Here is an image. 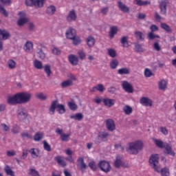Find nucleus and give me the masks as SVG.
I'll return each instance as SVG.
<instances>
[{"label": "nucleus", "mask_w": 176, "mask_h": 176, "mask_svg": "<svg viewBox=\"0 0 176 176\" xmlns=\"http://www.w3.org/2000/svg\"><path fill=\"white\" fill-rule=\"evenodd\" d=\"M144 144L142 142L138 140L135 142H133L129 143L128 147L126 148V152L129 153V155H138L140 151H142V148Z\"/></svg>", "instance_id": "nucleus-1"}, {"label": "nucleus", "mask_w": 176, "mask_h": 176, "mask_svg": "<svg viewBox=\"0 0 176 176\" xmlns=\"http://www.w3.org/2000/svg\"><path fill=\"white\" fill-rule=\"evenodd\" d=\"M56 108L59 113H65V107L64 105L58 104V100H54L52 102L51 106L50 107V115H54Z\"/></svg>", "instance_id": "nucleus-2"}, {"label": "nucleus", "mask_w": 176, "mask_h": 176, "mask_svg": "<svg viewBox=\"0 0 176 176\" xmlns=\"http://www.w3.org/2000/svg\"><path fill=\"white\" fill-rule=\"evenodd\" d=\"M149 163L151 167L157 171V173H160V167L157 166L159 164V155L155 154L151 156L149 159Z\"/></svg>", "instance_id": "nucleus-3"}, {"label": "nucleus", "mask_w": 176, "mask_h": 176, "mask_svg": "<svg viewBox=\"0 0 176 176\" xmlns=\"http://www.w3.org/2000/svg\"><path fill=\"white\" fill-rule=\"evenodd\" d=\"M18 97L19 99V104H27V102H30L32 94L28 92H21L18 93Z\"/></svg>", "instance_id": "nucleus-4"}, {"label": "nucleus", "mask_w": 176, "mask_h": 176, "mask_svg": "<svg viewBox=\"0 0 176 176\" xmlns=\"http://www.w3.org/2000/svg\"><path fill=\"white\" fill-rule=\"evenodd\" d=\"M46 0H25V5L27 6H35L37 9L43 8V4Z\"/></svg>", "instance_id": "nucleus-5"}, {"label": "nucleus", "mask_w": 176, "mask_h": 176, "mask_svg": "<svg viewBox=\"0 0 176 176\" xmlns=\"http://www.w3.org/2000/svg\"><path fill=\"white\" fill-rule=\"evenodd\" d=\"M98 166L104 173H109V171H111V164L107 161H100Z\"/></svg>", "instance_id": "nucleus-6"}, {"label": "nucleus", "mask_w": 176, "mask_h": 176, "mask_svg": "<svg viewBox=\"0 0 176 176\" xmlns=\"http://www.w3.org/2000/svg\"><path fill=\"white\" fill-rule=\"evenodd\" d=\"M17 118L19 122H24L28 118V113L25 109L21 108L17 111Z\"/></svg>", "instance_id": "nucleus-7"}, {"label": "nucleus", "mask_w": 176, "mask_h": 176, "mask_svg": "<svg viewBox=\"0 0 176 176\" xmlns=\"http://www.w3.org/2000/svg\"><path fill=\"white\" fill-rule=\"evenodd\" d=\"M19 16V19L17 21V25L19 27H23L24 24H27V22L28 21V18L25 16V13L23 12H21L18 14Z\"/></svg>", "instance_id": "nucleus-8"}, {"label": "nucleus", "mask_w": 176, "mask_h": 176, "mask_svg": "<svg viewBox=\"0 0 176 176\" xmlns=\"http://www.w3.org/2000/svg\"><path fill=\"white\" fill-rule=\"evenodd\" d=\"M121 85L123 90H124V91H126V93H133V91H134V89H133V85H131V84L126 80L122 81Z\"/></svg>", "instance_id": "nucleus-9"}, {"label": "nucleus", "mask_w": 176, "mask_h": 176, "mask_svg": "<svg viewBox=\"0 0 176 176\" xmlns=\"http://www.w3.org/2000/svg\"><path fill=\"white\" fill-rule=\"evenodd\" d=\"M7 102L10 105H16V104H20V100L19 99V94H15L14 96L8 97Z\"/></svg>", "instance_id": "nucleus-10"}, {"label": "nucleus", "mask_w": 176, "mask_h": 176, "mask_svg": "<svg viewBox=\"0 0 176 176\" xmlns=\"http://www.w3.org/2000/svg\"><path fill=\"white\" fill-rule=\"evenodd\" d=\"M167 3H168V0H162L160 3V9L161 14H167Z\"/></svg>", "instance_id": "nucleus-11"}, {"label": "nucleus", "mask_w": 176, "mask_h": 176, "mask_svg": "<svg viewBox=\"0 0 176 176\" xmlns=\"http://www.w3.org/2000/svg\"><path fill=\"white\" fill-rule=\"evenodd\" d=\"M106 127L109 131H113L116 129L115 121L110 118L107 119L106 120Z\"/></svg>", "instance_id": "nucleus-12"}, {"label": "nucleus", "mask_w": 176, "mask_h": 176, "mask_svg": "<svg viewBox=\"0 0 176 176\" xmlns=\"http://www.w3.org/2000/svg\"><path fill=\"white\" fill-rule=\"evenodd\" d=\"M78 16L76 15V12L75 10H72L69 12V14L67 16V20L69 23H72V21H76Z\"/></svg>", "instance_id": "nucleus-13"}, {"label": "nucleus", "mask_w": 176, "mask_h": 176, "mask_svg": "<svg viewBox=\"0 0 176 176\" xmlns=\"http://www.w3.org/2000/svg\"><path fill=\"white\" fill-rule=\"evenodd\" d=\"M66 38L67 39H74L75 36H76V30L72 28H69L66 31Z\"/></svg>", "instance_id": "nucleus-14"}, {"label": "nucleus", "mask_w": 176, "mask_h": 176, "mask_svg": "<svg viewBox=\"0 0 176 176\" xmlns=\"http://www.w3.org/2000/svg\"><path fill=\"white\" fill-rule=\"evenodd\" d=\"M10 32L6 30L0 29V41H6L10 38Z\"/></svg>", "instance_id": "nucleus-15"}, {"label": "nucleus", "mask_w": 176, "mask_h": 176, "mask_svg": "<svg viewBox=\"0 0 176 176\" xmlns=\"http://www.w3.org/2000/svg\"><path fill=\"white\" fill-rule=\"evenodd\" d=\"M140 104L144 107H152L153 102L148 98L142 97L140 100Z\"/></svg>", "instance_id": "nucleus-16"}, {"label": "nucleus", "mask_w": 176, "mask_h": 176, "mask_svg": "<svg viewBox=\"0 0 176 176\" xmlns=\"http://www.w3.org/2000/svg\"><path fill=\"white\" fill-rule=\"evenodd\" d=\"M118 6L120 10H121V12H123V13H129V12H130V8H129L120 1H118Z\"/></svg>", "instance_id": "nucleus-17"}, {"label": "nucleus", "mask_w": 176, "mask_h": 176, "mask_svg": "<svg viewBox=\"0 0 176 176\" xmlns=\"http://www.w3.org/2000/svg\"><path fill=\"white\" fill-rule=\"evenodd\" d=\"M102 102L104 103V105H105V107L111 108V107H113V105H115L116 101L114 99L107 98L102 99Z\"/></svg>", "instance_id": "nucleus-18"}, {"label": "nucleus", "mask_w": 176, "mask_h": 176, "mask_svg": "<svg viewBox=\"0 0 176 176\" xmlns=\"http://www.w3.org/2000/svg\"><path fill=\"white\" fill-rule=\"evenodd\" d=\"M68 60L70 64H72V65H78L79 58L76 55H74V54L69 55Z\"/></svg>", "instance_id": "nucleus-19"}, {"label": "nucleus", "mask_w": 176, "mask_h": 176, "mask_svg": "<svg viewBox=\"0 0 176 176\" xmlns=\"http://www.w3.org/2000/svg\"><path fill=\"white\" fill-rule=\"evenodd\" d=\"M77 166L80 167L81 171H83V170H86L87 168V165L85 163V160L83 157H79L78 159V164Z\"/></svg>", "instance_id": "nucleus-20"}, {"label": "nucleus", "mask_w": 176, "mask_h": 176, "mask_svg": "<svg viewBox=\"0 0 176 176\" xmlns=\"http://www.w3.org/2000/svg\"><path fill=\"white\" fill-rule=\"evenodd\" d=\"M165 151V153L166 155H170L171 156H175V153L173 151V148H171V146L168 144H166L165 146H164Z\"/></svg>", "instance_id": "nucleus-21"}, {"label": "nucleus", "mask_w": 176, "mask_h": 176, "mask_svg": "<svg viewBox=\"0 0 176 176\" xmlns=\"http://www.w3.org/2000/svg\"><path fill=\"white\" fill-rule=\"evenodd\" d=\"M56 10L57 8L54 6L52 5L47 8L46 13L48 16H53V14L56 13Z\"/></svg>", "instance_id": "nucleus-22"}, {"label": "nucleus", "mask_w": 176, "mask_h": 176, "mask_svg": "<svg viewBox=\"0 0 176 176\" xmlns=\"http://www.w3.org/2000/svg\"><path fill=\"white\" fill-rule=\"evenodd\" d=\"M158 88L160 90L164 91V90L167 89V81L164 79L160 80L158 82Z\"/></svg>", "instance_id": "nucleus-23"}, {"label": "nucleus", "mask_w": 176, "mask_h": 176, "mask_svg": "<svg viewBox=\"0 0 176 176\" xmlns=\"http://www.w3.org/2000/svg\"><path fill=\"white\" fill-rule=\"evenodd\" d=\"M34 49V44L31 41H27L25 44L24 50L26 53H30Z\"/></svg>", "instance_id": "nucleus-24"}, {"label": "nucleus", "mask_w": 176, "mask_h": 176, "mask_svg": "<svg viewBox=\"0 0 176 176\" xmlns=\"http://www.w3.org/2000/svg\"><path fill=\"white\" fill-rule=\"evenodd\" d=\"M123 164V161L122 160V157L117 156L116 161L114 162V166L116 168H120L122 167V165Z\"/></svg>", "instance_id": "nucleus-25"}, {"label": "nucleus", "mask_w": 176, "mask_h": 176, "mask_svg": "<svg viewBox=\"0 0 176 176\" xmlns=\"http://www.w3.org/2000/svg\"><path fill=\"white\" fill-rule=\"evenodd\" d=\"M36 53H37V56L41 60H45V58H46V54L43 52V50H42V48L38 47L36 50Z\"/></svg>", "instance_id": "nucleus-26"}, {"label": "nucleus", "mask_w": 176, "mask_h": 176, "mask_svg": "<svg viewBox=\"0 0 176 176\" xmlns=\"http://www.w3.org/2000/svg\"><path fill=\"white\" fill-rule=\"evenodd\" d=\"M29 153L34 159H36L39 156V150L38 148H31L29 150Z\"/></svg>", "instance_id": "nucleus-27"}, {"label": "nucleus", "mask_w": 176, "mask_h": 176, "mask_svg": "<svg viewBox=\"0 0 176 176\" xmlns=\"http://www.w3.org/2000/svg\"><path fill=\"white\" fill-rule=\"evenodd\" d=\"M118 75H130V69L122 67L118 70Z\"/></svg>", "instance_id": "nucleus-28"}, {"label": "nucleus", "mask_w": 176, "mask_h": 176, "mask_svg": "<svg viewBox=\"0 0 176 176\" xmlns=\"http://www.w3.org/2000/svg\"><path fill=\"white\" fill-rule=\"evenodd\" d=\"M122 111H124L125 115H131V113H133V107L129 105H125L123 107Z\"/></svg>", "instance_id": "nucleus-29"}, {"label": "nucleus", "mask_w": 176, "mask_h": 176, "mask_svg": "<svg viewBox=\"0 0 176 176\" xmlns=\"http://www.w3.org/2000/svg\"><path fill=\"white\" fill-rule=\"evenodd\" d=\"M87 43L89 47H93V46H94V44L96 43V40L94 39V37L89 36L87 38Z\"/></svg>", "instance_id": "nucleus-30"}, {"label": "nucleus", "mask_w": 176, "mask_h": 176, "mask_svg": "<svg viewBox=\"0 0 176 176\" xmlns=\"http://www.w3.org/2000/svg\"><path fill=\"white\" fill-rule=\"evenodd\" d=\"M71 119H74V120H83V114L82 113H78L75 115L70 116Z\"/></svg>", "instance_id": "nucleus-31"}, {"label": "nucleus", "mask_w": 176, "mask_h": 176, "mask_svg": "<svg viewBox=\"0 0 176 176\" xmlns=\"http://www.w3.org/2000/svg\"><path fill=\"white\" fill-rule=\"evenodd\" d=\"M116 34H118V27L112 26L109 32L110 38H113Z\"/></svg>", "instance_id": "nucleus-32"}, {"label": "nucleus", "mask_w": 176, "mask_h": 176, "mask_svg": "<svg viewBox=\"0 0 176 176\" xmlns=\"http://www.w3.org/2000/svg\"><path fill=\"white\" fill-rule=\"evenodd\" d=\"M36 97L41 100V101H45V100H47V96H46L43 92H39L38 94H36Z\"/></svg>", "instance_id": "nucleus-33"}, {"label": "nucleus", "mask_w": 176, "mask_h": 176, "mask_svg": "<svg viewBox=\"0 0 176 176\" xmlns=\"http://www.w3.org/2000/svg\"><path fill=\"white\" fill-rule=\"evenodd\" d=\"M154 142L155 145L158 147L160 148L161 149H163L164 148L165 145L166 143L163 142V141L160 140H155Z\"/></svg>", "instance_id": "nucleus-34"}, {"label": "nucleus", "mask_w": 176, "mask_h": 176, "mask_svg": "<svg viewBox=\"0 0 176 176\" xmlns=\"http://www.w3.org/2000/svg\"><path fill=\"white\" fill-rule=\"evenodd\" d=\"M55 160L60 164V166H62V167H65V166H67V162L63 160L60 156L56 157Z\"/></svg>", "instance_id": "nucleus-35"}, {"label": "nucleus", "mask_w": 176, "mask_h": 176, "mask_svg": "<svg viewBox=\"0 0 176 176\" xmlns=\"http://www.w3.org/2000/svg\"><path fill=\"white\" fill-rule=\"evenodd\" d=\"M119 65V62L116 59H113L110 63V68L111 69H116Z\"/></svg>", "instance_id": "nucleus-36"}, {"label": "nucleus", "mask_w": 176, "mask_h": 176, "mask_svg": "<svg viewBox=\"0 0 176 176\" xmlns=\"http://www.w3.org/2000/svg\"><path fill=\"white\" fill-rule=\"evenodd\" d=\"M135 38L136 39H138V41H144V33L141 32H135Z\"/></svg>", "instance_id": "nucleus-37"}, {"label": "nucleus", "mask_w": 176, "mask_h": 176, "mask_svg": "<svg viewBox=\"0 0 176 176\" xmlns=\"http://www.w3.org/2000/svg\"><path fill=\"white\" fill-rule=\"evenodd\" d=\"M120 43L123 47H129V41H127V36H123L120 39Z\"/></svg>", "instance_id": "nucleus-38"}, {"label": "nucleus", "mask_w": 176, "mask_h": 176, "mask_svg": "<svg viewBox=\"0 0 176 176\" xmlns=\"http://www.w3.org/2000/svg\"><path fill=\"white\" fill-rule=\"evenodd\" d=\"M34 66L36 68V69H42V68H43V65H42V62L38 60H35L34 61Z\"/></svg>", "instance_id": "nucleus-39"}, {"label": "nucleus", "mask_w": 176, "mask_h": 176, "mask_svg": "<svg viewBox=\"0 0 176 176\" xmlns=\"http://www.w3.org/2000/svg\"><path fill=\"white\" fill-rule=\"evenodd\" d=\"M42 138H43V133L42 132H37L34 136V140L36 142L41 141Z\"/></svg>", "instance_id": "nucleus-40"}, {"label": "nucleus", "mask_w": 176, "mask_h": 176, "mask_svg": "<svg viewBox=\"0 0 176 176\" xmlns=\"http://www.w3.org/2000/svg\"><path fill=\"white\" fill-rule=\"evenodd\" d=\"M109 135V133H108L107 132H102L99 134V137L101 138V140L103 142L107 140Z\"/></svg>", "instance_id": "nucleus-41"}, {"label": "nucleus", "mask_w": 176, "mask_h": 176, "mask_svg": "<svg viewBox=\"0 0 176 176\" xmlns=\"http://www.w3.org/2000/svg\"><path fill=\"white\" fill-rule=\"evenodd\" d=\"M67 105L72 111H76L78 109V105L72 102H68Z\"/></svg>", "instance_id": "nucleus-42"}, {"label": "nucleus", "mask_w": 176, "mask_h": 176, "mask_svg": "<svg viewBox=\"0 0 176 176\" xmlns=\"http://www.w3.org/2000/svg\"><path fill=\"white\" fill-rule=\"evenodd\" d=\"M72 80H65V81H63L62 83H61V86L63 88H65V87H69V86H72Z\"/></svg>", "instance_id": "nucleus-43"}, {"label": "nucleus", "mask_w": 176, "mask_h": 176, "mask_svg": "<svg viewBox=\"0 0 176 176\" xmlns=\"http://www.w3.org/2000/svg\"><path fill=\"white\" fill-rule=\"evenodd\" d=\"M5 171L7 175L14 176V172L10 168V166H6L5 167Z\"/></svg>", "instance_id": "nucleus-44"}, {"label": "nucleus", "mask_w": 176, "mask_h": 176, "mask_svg": "<svg viewBox=\"0 0 176 176\" xmlns=\"http://www.w3.org/2000/svg\"><path fill=\"white\" fill-rule=\"evenodd\" d=\"M96 90L100 93H104V91H105V87L102 84H98L96 85Z\"/></svg>", "instance_id": "nucleus-45"}, {"label": "nucleus", "mask_w": 176, "mask_h": 176, "mask_svg": "<svg viewBox=\"0 0 176 176\" xmlns=\"http://www.w3.org/2000/svg\"><path fill=\"white\" fill-rule=\"evenodd\" d=\"M70 134H65L63 133L61 136H60V139L61 141H63L64 142H67L68 141H69V137H70Z\"/></svg>", "instance_id": "nucleus-46"}, {"label": "nucleus", "mask_w": 176, "mask_h": 176, "mask_svg": "<svg viewBox=\"0 0 176 176\" xmlns=\"http://www.w3.org/2000/svg\"><path fill=\"white\" fill-rule=\"evenodd\" d=\"M148 38L150 41H153V39H155V38L159 39L160 38V36L155 35L153 34V32H151L148 34Z\"/></svg>", "instance_id": "nucleus-47"}, {"label": "nucleus", "mask_w": 176, "mask_h": 176, "mask_svg": "<svg viewBox=\"0 0 176 176\" xmlns=\"http://www.w3.org/2000/svg\"><path fill=\"white\" fill-rule=\"evenodd\" d=\"M162 176H170V170L167 168H164L161 170Z\"/></svg>", "instance_id": "nucleus-48"}, {"label": "nucleus", "mask_w": 176, "mask_h": 176, "mask_svg": "<svg viewBox=\"0 0 176 176\" xmlns=\"http://www.w3.org/2000/svg\"><path fill=\"white\" fill-rule=\"evenodd\" d=\"M12 133H13V134L20 133V126L17 124L14 125L12 129Z\"/></svg>", "instance_id": "nucleus-49"}, {"label": "nucleus", "mask_w": 176, "mask_h": 176, "mask_svg": "<svg viewBox=\"0 0 176 176\" xmlns=\"http://www.w3.org/2000/svg\"><path fill=\"white\" fill-rule=\"evenodd\" d=\"M43 146L45 151H47V152H50L52 151V147H50L49 143L46 140L43 141Z\"/></svg>", "instance_id": "nucleus-50"}, {"label": "nucleus", "mask_w": 176, "mask_h": 176, "mask_svg": "<svg viewBox=\"0 0 176 176\" xmlns=\"http://www.w3.org/2000/svg\"><path fill=\"white\" fill-rule=\"evenodd\" d=\"M161 27L163 30H165V31H166V32H171V28H170V26H168V25H167L166 23H161Z\"/></svg>", "instance_id": "nucleus-51"}, {"label": "nucleus", "mask_w": 176, "mask_h": 176, "mask_svg": "<svg viewBox=\"0 0 176 176\" xmlns=\"http://www.w3.org/2000/svg\"><path fill=\"white\" fill-rule=\"evenodd\" d=\"M8 67L10 69H13V68L16 67V62L13 60H9L8 62Z\"/></svg>", "instance_id": "nucleus-52"}, {"label": "nucleus", "mask_w": 176, "mask_h": 176, "mask_svg": "<svg viewBox=\"0 0 176 176\" xmlns=\"http://www.w3.org/2000/svg\"><path fill=\"white\" fill-rule=\"evenodd\" d=\"M153 75V73H152V72L151 71V69H146L144 70V76L146 78H151V76H152Z\"/></svg>", "instance_id": "nucleus-53"}, {"label": "nucleus", "mask_w": 176, "mask_h": 176, "mask_svg": "<svg viewBox=\"0 0 176 176\" xmlns=\"http://www.w3.org/2000/svg\"><path fill=\"white\" fill-rule=\"evenodd\" d=\"M108 54L109 56H110V57H112L113 58L116 57V52L113 49H109Z\"/></svg>", "instance_id": "nucleus-54"}, {"label": "nucleus", "mask_w": 176, "mask_h": 176, "mask_svg": "<svg viewBox=\"0 0 176 176\" xmlns=\"http://www.w3.org/2000/svg\"><path fill=\"white\" fill-rule=\"evenodd\" d=\"M135 50L138 52H144V50L142 49V47H141V45L138 43H135Z\"/></svg>", "instance_id": "nucleus-55"}, {"label": "nucleus", "mask_w": 176, "mask_h": 176, "mask_svg": "<svg viewBox=\"0 0 176 176\" xmlns=\"http://www.w3.org/2000/svg\"><path fill=\"white\" fill-rule=\"evenodd\" d=\"M1 127L3 130V131H6V133H8V131H10V127L8 126L6 124H1Z\"/></svg>", "instance_id": "nucleus-56"}, {"label": "nucleus", "mask_w": 176, "mask_h": 176, "mask_svg": "<svg viewBox=\"0 0 176 176\" xmlns=\"http://www.w3.org/2000/svg\"><path fill=\"white\" fill-rule=\"evenodd\" d=\"M29 175L31 176H39V172L38 170L32 168L30 170Z\"/></svg>", "instance_id": "nucleus-57"}, {"label": "nucleus", "mask_w": 176, "mask_h": 176, "mask_svg": "<svg viewBox=\"0 0 176 176\" xmlns=\"http://www.w3.org/2000/svg\"><path fill=\"white\" fill-rule=\"evenodd\" d=\"M44 71L47 74V76H50V74H52V69H50V65H45Z\"/></svg>", "instance_id": "nucleus-58"}, {"label": "nucleus", "mask_w": 176, "mask_h": 176, "mask_svg": "<svg viewBox=\"0 0 176 176\" xmlns=\"http://www.w3.org/2000/svg\"><path fill=\"white\" fill-rule=\"evenodd\" d=\"M78 54L80 60H85V58H86V53H85V52H83V50H79L78 52Z\"/></svg>", "instance_id": "nucleus-59"}, {"label": "nucleus", "mask_w": 176, "mask_h": 176, "mask_svg": "<svg viewBox=\"0 0 176 176\" xmlns=\"http://www.w3.org/2000/svg\"><path fill=\"white\" fill-rule=\"evenodd\" d=\"M0 13H2L6 17H8L9 16V13L6 12V10L3 8V6L0 4Z\"/></svg>", "instance_id": "nucleus-60"}, {"label": "nucleus", "mask_w": 176, "mask_h": 176, "mask_svg": "<svg viewBox=\"0 0 176 176\" xmlns=\"http://www.w3.org/2000/svg\"><path fill=\"white\" fill-rule=\"evenodd\" d=\"M70 40L73 41V43L76 45H79V43H80V38H79V37L78 36H74V38H70Z\"/></svg>", "instance_id": "nucleus-61"}, {"label": "nucleus", "mask_w": 176, "mask_h": 176, "mask_svg": "<svg viewBox=\"0 0 176 176\" xmlns=\"http://www.w3.org/2000/svg\"><path fill=\"white\" fill-rule=\"evenodd\" d=\"M22 138H28L29 140H31L32 138V136L28 133V132H23L21 134Z\"/></svg>", "instance_id": "nucleus-62"}, {"label": "nucleus", "mask_w": 176, "mask_h": 176, "mask_svg": "<svg viewBox=\"0 0 176 176\" xmlns=\"http://www.w3.org/2000/svg\"><path fill=\"white\" fill-rule=\"evenodd\" d=\"M89 167H90V168L93 170V171H96V170H97V166H96V162H89Z\"/></svg>", "instance_id": "nucleus-63"}, {"label": "nucleus", "mask_w": 176, "mask_h": 176, "mask_svg": "<svg viewBox=\"0 0 176 176\" xmlns=\"http://www.w3.org/2000/svg\"><path fill=\"white\" fill-rule=\"evenodd\" d=\"M153 47L155 50L157 52H160L162 50V47H160V45H159V42H155L153 45Z\"/></svg>", "instance_id": "nucleus-64"}]
</instances>
